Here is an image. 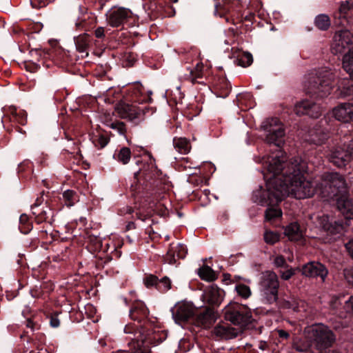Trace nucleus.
I'll return each mask as SVG.
<instances>
[{
    "instance_id": "nucleus-48",
    "label": "nucleus",
    "mask_w": 353,
    "mask_h": 353,
    "mask_svg": "<svg viewBox=\"0 0 353 353\" xmlns=\"http://www.w3.org/2000/svg\"><path fill=\"white\" fill-rule=\"evenodd\" d=\"M50 325L53 327H57L59 326L60 321L56 316H52L50 319Z\"/></svg>"
},
{
    "instance_id": "nucleus-40",
    "label": "nucleus",
    "mask_w": 353,
    "mask_h": 353,
    "mask_svg": "<svg viewBox=\"0 0 353 353\" xmlns=\"http://www.w3.org/2000/svg\"><path fill=\"white\" fill-rule=\"evenodd\" d=\"M289 308L292 309L294 312H300L303 307V302L302 301L292 300L287 302Z\"/></svg>"
},
{
    "instance_id": "nucleus-19",
    "label": "nucleus",
    "mask_w": 353,
    "mask_h": 353,
    "mask_svg": "<svg viewBox=\"0 0 353 353\" xmlns=\"http://www.w3.org/2000/svg\"><path fill=\"white\" fill-rule=\"evenodd\" d=\"M337 16L341 20L338 23L339 26H345L346 23H353V0L342 3L336 17Z\"/></svg>"
},
{
    "instance_id": "nucleus-34",
    "label": "nucleus",
    "mask_w": 353,
    "mask_h": 353,
    "mask_svg": "<svg viewBox=\"0 0 353 353\" xmlns=\"http://www.w3.org/2000/svg\"><path fill=\"white\" fill-rule=\"evenodd\" d=\"M203 64L199 63L196 64L194 70L190 71L189 78L193 83H199L198 79H201L203 76Z\"/></svg>"
},
{
    "instance_id": "nucleus-17",
    "label": "nucleus",
    "mask_w": 353,
    "mask_h": 353,
    "mask_svg": "<svg viewBox=\"0 0 353 353\" xmlns=\"http://www.w3.org/2000/svg\"><path fill=\"white\" fill-rule=\"evenodd\" d=\"M333 115L338 121L347 123L353 120V104L344 103L333 109Z\"/></svg>"
},
{
    "instance_id": "nucleus-11",
    "label": "nucleus",
    "mask_w": 353,
    "mask_h": 353,
    "mask_svg": "<svg viewBox=\"0 0 353 353\" xmlns=\"http://www.w3.org/2000/svg\"><path fill=\"white\" fill-rule=\"evenodd\" d=\"M294 111L298 116L307 114L310 117L317 118L321 115V108L316 103L305 99L297 102Z\"/></svg>"
},
{
    "instance_id": "nucleus-49",
    "label": "nucleus",
    "mask_w": 353,
    "mask_h": 353,
    "mask_svg": "<svg viewBox=\"0 0 353 353\" xmlns=\"http://www.w3.org/2000/svg\"><path fill=\"white\" fill-rule=\"evenodd\" d=\"M243 59L247 62V64L249 65H250L253 61V58L251 54L250 53H245L243 56Z\"/></svg>"
},
{
    "instance_id": "nucleus-22",
    "label": "nucleus",
    "mask_w": 353,
    "mask_h": 353,
    "mask_svg": "<svg viewBox=\"0 0 353 353\" xmlns=\"http://www.w3.org/2000/svg\"><path fill=\"white\" fill-rule=\"evenodd\" d=\"M327 134L320 128H313L309 130L305 136V141L316 145H320L324 143L327 139Z\"/></svg>"
},
{
    "instance_id": "nucleus-12",
    "label": "nucleus",
    "mask_w": 353,
    "mask_h": 353,
    "mask_svg": "<svg viewBox=\"0 0 353 353\" xmlns=\"http://www.w3.org/2000/svg\"><path fill=\"white\" fill-rule=\"evenodd\" d=\"M266 192V188L263 190H259L254 192V201L255 202L259 203L261 205H267L268 208L265 210V221L269 222H274L279 219H280L282 216V212L280 208L276 207V205L279 203L275 204H263L261 203L262 197H263L264 194Z\"/></svg>"
},
{
    "instance_id": "nucleus-6",
    "label": "nucleus",
    "mask_w": 353,
    "mask_h": 353,
    "mask_svg": "<svg viewBox=\"0 0 353 353\" xmlns=\"http://www.w3.org/2000/svg\"><path fill=\"white\" fill-rule=\"evenodd\" d=\"M279 284L277 275L271 271L263 272L261 277L260 291L263 301L268 304L276 301Z\"/></svg>"
},
{
    "instance_id": "nucleus-18",
    "label": "nucleus",
    "mask_w": 353,
    "mask_h": 353,
    "mask_svg": "<svg viewBox=\"0 0 353 353\" xmlns=\"http://www.w3.org/2000/svg\"><path fill=\"white\" fill-rule=\"evenodd\" d=\"M329 161L337 167H343L351 160L347 151H345L341 147L332 150L327 154Z\"/></svg>"
},
{
    "instance_id": "nucleus-3",
    "label": "nucleus",
    "mask_w": 353,
    "mask_h": 353,
    "mask_svg": "<svg viewBox=\"0 0 353 353\" xmlns=\"http://www.w3.org/2000/svg\"><path fill=\"white\" fill-rule=\"evenodd\" d=\"M319 183V194L327 200L348 193V186L345 178L337 172L324 173Z\"/></svg>"
},
{
    "instance_id": "nucleus-9",
    "label": "nucleus",
    "mask_w": 353,
    "mask_h": 353,
    "mask_svg": "<svg viewBox=\"0 0 353 353\" xmlns=\"http://www.w3.org/2000/svg\"><path fill=\"white\" fill-rule=\"evenodd\" d=\"M197 308L192 303L183 301L177 303L172 310V316L176 323L181 324L196 315Z\"/></svg>"
},
{
    "instance_id": "nucleus-14",
    "label": "nucleus",
    "mask_w": 353,
    "mask_h": 353,
    "mask_svg": "<svg viewBox=\"0 0 353 353\" xmlns=\"http://www.w3.org/2000/svg\"><path fill=\"white\" fill-rule=\"evenodd\" d=\"M302 274L307 277H320L322 281H325L328 271L322 263L312 261L303 266Z\"/></svg>"
},
{
    "instance_id": "nucleus-56",
    "label": "nucleus",
    "mask_w": 353,
    "mask_h": 353,
    "mask_svg": "<svg viewBox=\"0 0 353 353\" xmlns=\"http://www.w3.org/2000/svg\"><path fill=\"white\" fill-rule=\"evenodd\" d=\"M125 332L126 333H132V328L130 326V325H127L125 327Z\"/></svg>"
},
{
    "instance_id": "nucleus-58",
    "label": "nucleus",
    "mask_w": 353,
    "mask_h": 353,
    "mask_svg": "<svg viewBox=\"0 0 353 353\" xmlns=\"http://www.w3.org/2000/svg\"><path fill=\"white\" fill-rule=\"evenodd\" d=\"M218 7H219V6H218V5H216V6H215V8H216L215 14L216 13V11H217V10H218Z\"/></svg>"
},
{
    "instance_id": "nucleus-38",
    "label": "nucleus",
    "mask_w": 353,
    "mask_h": 353,
    "mask_svg": "<svg viewBox=\"0 0 353 353\" xmlns=\"http://www.w3.org/2000/svg\"><path fill=\"white\" fill-rule=\"evenodd\" d=\"M295 350L299 352H305L310 350L311 346H313L312 343L307 342H303L301 341L294 342L293 345Z\"/></svg>"
},
{
    "instance_id": "nucleus-39",
    "label": "nucleus",
    "mask_w": 353,
    "mask_h": 353,
    "mask_svg": "<svg viewBox=\"0 0 353 353\" xmlns=\"http://www.w3.org/2000/svg\"><path fill=\"white\" fill-rule=\"evenodd\" d=\"M112 129L115 130L121 135H124L126 132V128L124 123L117 121L112 122L108 125Z\"/></svg>"
},
{
    "instance_id": "nucleus-32",
    "label": "nucleus",
    "mask_w": 353,
    "mask_h": 353,
    "mask_svg": "<svg viewBox=\"0 0 353 353\" xmlns=\"http://www.w3.org/2000/svg\"><path fill=\"white\" fill-rule=\"evenodd\" d=\"M63 198L67 206H72L77 201H78V196L75 192L70 190H67L63 193Z\"/></svg>"
},
{
    "instance_id": "nucleus-35",
    "label": "nucleus",
    "mask_w": 353,
    "mask_h": 353,
    "mask_svg": "<svg viewBox=\"0 0 353 353\" xmlns=\"http://www.w3.org/2000/svg\"><path fill=\"white\" fill-rule=\"evenodd\" d=\"M235 291L239 296L245 299H248L252 294L250 287L242 283L236 285Z\"/></svg>"
},
{
    "instance_id": "nucleus-20",
    "label": "nucleus",
    "mask_w": 353,
    "mask_h": 353,
    "mask_svg": "<svg viewBox=\"0 0 353 353\" xmlns=\"http://www.w3.org/2000/svg\"><path fill=\"white\" fill-rule=\"evenodd\" d=\"M187 253V249L181 243H172L167 252V260L169 263L173 264L176 261V259H183Z\"/></svg>"
},
{
    "instance_id": "nucleus-16",
    "label": "nucleus",
    "mask_w": 353,
    "mask_h": 353,
    "mask_svg": "<svg viewBox=\"0 0 353 353\" xmlns=\"http://www.w3.org/2000/svg\"><path fill=\"white\" fill-rule=\"evenodd\" d=\"M130 16V10L120 8L112 9L107 17L108 23L112 27H118L122 25Z\"/></svg>"
},
{
    "instance_id": "nucleus-37",
    "label": "nucleus",
    "mask_w": 353,
    "mask_h": 353,
    "mask_svg": "<svg viewBox=\"0 0 353 353\" xmlns=\"http://www.w3.org/2000/svg\"><path fill=\"white\" fill-rule=\"evenodd\" d=\"M171 288V281L167 277L165 276L161 280H158L157 289L162 292H166Z\"/></svg>"
},
{
    "instance_id": "nucleus-55",
    "label": "nucleus",
    "mask_w": 353,
    "mask_h": 353,
    "mask_svg": "<svg viewBox=\"0 0 353 353\" xmlns=\"http://www.w3.org/2000/svg\"><path fill=\"white\" fill-rule=\"evenodd\" d=\"M339 302V299L338 298H334L333 299L332 301V305L333 307H336V305H337V303Z\"/></svg>"
},
{
    "instance_id": "nucleus-43",
    "label": "nucleus",
    "mask_w": 353,
    "mask_h": 353,
    "mask_svg": "<svg viewBox=\"0 0 353 353\" xmlns=\"http://www.w3.org/2000/svg\"><path fill=\"white\" fill-rule=\"evenodd\" d=\"M344 308L347 313L353 315V296H350L348 300L345 301Z\"/></svg>"
},
{
    "instance_id": "nucleus-41",
    "label": "nucleus",
    "mask_w": 353,
    "mask_h": 353,
    "mask_svg": "<svg viewBox=\"0 0 353 353\" xmlns=\"http://www.w3.org/2000/svg\"><path fill=\"white\" fill-rule=\"evenodd\" d=\"M144 283L147 288L155 286L157 288L158 279L156 276L149 275L144 279Z\"/></svg>"
},
{
    "instance_id": "nucleus-28",
    "label": "nucleus",
    "mask_w": 353,
    "mask_h": 353,
    "mask_svg": "<svg viewBox=\"0 0 353 353\" xmlns=\"http://www.w3.org/2000/svg\"><path fill=\"white\" fill-rule=\"evenodd\" d=\"M198 274L203 280L208 281H213L216 278L214 272L210 267L208 265H203V267L200 268L198 270Z\"/></svg>"
},
{
    "instance_id": "nucleus-26",
    "label": "nucleus",
    "mask_w": 353,
    "mask_h": 353,
    "mask_svg": "<svg viewBox=\"0 0 353 353\" xmlns=\"http://www.w3.org/2000/svg\"><path fill=\"white\" fill-rule=\"evenodd\" d=\"M196 314V320L199 325L208 326L213 319V313L210 309H206L203 312Z\"/></svg>"
},
{
    "instance_id": "nucleus-30",
    "label": "nucleus",
    "mask_w": 353,
    "mask_h": 353,
    "mask_svg": "<svg viewBox=\"0 0 353 353\" xmlns=\"http://www.w3.org/2000/svg\"><path fill=\"white\" fill-rule=\"evenodd\" d=\"M285 234L291 240H297L300 237L299 225L296 223L290 224L285 229Z\"/></svg>"
},
{
    "instance_id": "nucleus-36",
    "label": "nucleus",
    "mask_w": 353,
    "mask_h": 353,
    "mask_svg": "<svg viewBox=\"0 0 353 353\" xmlns=\"http://www.w3.org/2000/svg\"><path fill=\"white\" fill-rule=\"evenodd\" d=\"M264 240L267 243L274 244L279 240V234L270 230H266L264 233Z\"/></svg>"
},
{
    "instance_id": "nucleus-51",
    "label": "nucleus",
    "mask_w": 353,
    "mask_h": 353,
    "mask_svg": "<svg viewBox=\"0 0 353 353\" xmlns=\"http://www.w3.org/2000/svg\"><path fill=\"white\" fill-rule=\"evenodd\" d=\"M278 333H279V336L281 338L288 339L289 337V334L283 330H279Z\"/></svg>"
},
{
    "instance_id": "nucleus-53",
    "label": "nucleus",
    "mask_w": 353,
    "mask_h": 353,
    "mask_svg": "<svg viewBox=\"0 0 353 353\" xmlns=\"http://www.w3.org/2000/svg\"><path fill=\"white\" fill-rule=\"evenodd\" d=\"M28 220V216L26 214L21 215L19 221L21 223H25Z\"/></svg>"
},
{
    "instance_id": "nucleus-2",
    "label": "nucleus",
    "mask_w": 353,
    "mask_h": 353,
    "mask_svg": "<svg viewBox=\"0 0 353 353\" xmlns=\"http://www.w3.org/2000/svg\"><path fill=\"white\" fill-rule=\"evenodd\" d=\"M338 72L327 67L319 69L315 74L310 75L305 82L307 94L323 98L328 96L332 90V83Z\"/></svg>"
},
{
    "instance_id": "nucleus-52",
    "label": "nucleus",
    "mask_w": 353,
    "mask_h": 353,
    "mask_svg": "<svg viewBox=\"0 0 353 353\" xmlns=\"http://www.w3.org/2000/svg\"><path fill=\"white\" fill-rule=\"evenodd\" d=\"M134 334L135 336L132 339L133 340H136L137 341H143V338L141 337V333L139 332H136Z\"/></svg>"
},
{
    "instance_id": "nucleus-24",
    "label": "nucleus",
    "mask_w": 353,
    "mask_h": 353,
    "mask_svg": "<svg viewBox=\"0 0 353 353\" xmlns=\"http://www.w3.org/2000/svg\"><path fill=\"white\" fill-rule=\"evenodd\" d=\"M91 40L92 39L90 36L88 34L79 35L77 38H75V45L77 50L79 52H85L86 56H88V49L89 48Z\"/></svg>"
},
{
    "instance_id": "nucleus-23",
    "label": "nucleus",
    "mask_w": 353,
    "mask_h": 353,
    "mask_svg": "<svg viewBox=\"0 0 353 353\" xmlns=\"http://www.w3.org/2000/svg\"><path fill=\"white\" fill-rule=\"evenodd\" d=\"M148 314V310L143 302H137L130 311V316L132 319L140 321Z\"/></svg>"
},
{
    "instance_id": "nucleus-5",
    "label": "nucleus",
    "mask_w": 353,
    "mask_h": 353,
    "mask_svg": "<svg viewBox=\"0 0 353 353\" xmlns=\"http://www.w3.org/2000/svg\"><path fill=\"white\" fill-rule=\"evenodd\" d=\"M223 312L227 321L240 327L246 326L252 320L251 310L247 306L237 303H229L224 308Z\"/></svg>"
},
{
    "instance_id": "nucleus-25",
    "label": "nucleus",
    "mask_w": 353,
    "mask_h": 353,
    "mask_svg": "<svg viewBox=\"0 0 353 353\" xmlns=\"http://www.w3.org/2000/svg\"><path fill=\"white\" fill-rule=\"evenodd\" d=\"M173 144L175 149L181 154H187L190 151V144L185 138H174Z\"/></svg>"
},
{
    "instance_id": "nucleus-42",
    "label": "nucleus",
    "mask_w": 353,
    "mask_h": 353,
    "mask_svg": "<svg viewBox=\"0 0 353 353\" xmlns=\"http://www.w3.org/2000/svg\"><path fill=\"white\" fill-rule=\"evenodd\" d=\"M274 265L278 268L286 266V261L285 258L281 255L276 256L274 259Z\"/></svg>"
},
{
    "instance_id": "nucleus-54",
    "label": "nucleus",
    "mask_w": 353,
    "mask_h": 353,
    "mask_svg": "<svg viewBox=\"0 0 353 353\" xmlns=\"http://www.w3.org/2000/svg\"><path fill=\"white\" fill-rule=\"evenodd\" d=\"M26 326H27L28 327H30V328H31V329H33L34 323H33L31 320L28 319V320L26 321Z\"/></svg>"
},
{
    "instance_id": "nucleus-44",
    "label": "nucleus",
    "mask_w": 353,
    "mask_h": 353,
    "mask_svg": "<svg viewBox=\"0 0 353 353\" xmlns=\"http://www.w3.org/2000/svg\"><path fill=\"white\" fill-rule=\"evenodd\" d=\"M294 274V270L292 268L281 272V278L284 280L290 279Z\"/></svg>"
},
{
    "instance_id": "nucleus-47",
    "label": "nucleus",
    "mask_w": 353,
    "mask_h": 353,
    "mask_svg": "<svg viewBox=\"0 0 353 353\" xmlns=\"http://www.w3.org/2000/svg\"><path fill=\"white\" fill-rule=\"evenodd\" d=\"M345 248L350 255L353 258V239L345 244Z\"/></svg>"
},
{
    "instance_id": "nucleus-8",
    "label": "nucleus",
    "mask_w": 353,
    "mask_h": 353,
    "mask_svg": "<svg viewBox=\"0 0 353 353\" xmlns=\"http://www.w3.org/2000/svg\"><path fill=\"white\" fill-rule=\"evenodd\" d=\"M353 50V34L343 30L335 33L332 44V51L334 54H346Z\"/></svg>"
},
{
    "instance_id": "nucleus-59",
    "label": "nucleus",
    "mask_w": 353,
    "mask_h": 353,
    "mask_svg": "<svg viewBox=\"0 0 353 353\" xmlns=\"http://www.w3.org/2000/svg\"><path fill=\"white\" fill-rule=\"evenodd\" d=\"M228 92H226L225 94H224L223 95V97H225L226 96H228Z\"/></svg>"
},
{
    "instance_id": "nucleus-57",
    "label": "nucleus",
    "mask_w": 353,
    "mask_h": 353,
    "mask_svg": "<svg viewBox=\"0 0 353 353\" xmlns=\"http://www.w3.org/2000/svg\"><path fill=\"white\" fill-rule=\"evenodd\" d=\"M100 141L102 147H104L108 143L106 139H104L103 137H101Z\"/></svg>"
},
{
    "instance_id": "nucleus-33",
    "label": "nucleus",
    "mask_w": 353,
    "mask_h": 353,
    "mask_svg": "<svg viewBox=\"0 0 353 353\" xmlns=\"http://www.w3.org/2000/svg\"><path fill=\"white\" fill-rule=\"evenodd\" d=\"M131 157V152L128 148H122L117 154V160L123 164H127Z\"/></svg>"
},
{
    "instance_id": "nucleus-45",
    "label": "nucleus",
    "mask_w": 353,
    "mask_h": 353,
    "mask_svg": "<svg viewBox=\"0 0 353 353\" xmlns=\"http://www.w3.org/2000/svg\"><path fill=\"white\" fill-rule=\"evenodd\" d=\"M352 92H353V87L348 86L347 88V89L344 88L343 90H340L339 95L341 97H345L346 96L350 95Z\"/></svg>"
},
{
    "instance_id": "nucleus-60",
    "label": "nucleus",
    "mask_w": 353,
    "mask_h": 353,
    "mask_svg": "<svg viewBox=\"0 0 353 353\" xmlns=\"http://www.w3.org/2000/svg\"><path fill=\"white\" fill-rule=\"evenodd\" d=\"M132 212V210L131 208H129L128 213H131Z\"/></svg>"
},
{
    "instance_id": "nucleus-10",
    "label": "nucleus",
    "mask_w": 353,
    "mask_h": 353,
    "mask_svg": "<svg viewBox=\"0 0 353 353\" xmlns=\"http://www.w3.org/2000/svg\"><path fill=\"white\" fill-rule=\"evenodd\" d=\"M314 219V223L318 227L332 234H341L346 228L342 221L330 220L325 214L317 215Z\"/></svg>"
},
{
    "instance_id": "nucleus-46",
    "label": "nucleus",
    "mask_w": 353,
    "mask_h": 353,
    "mask_svg": "<svg viewBox=\"0 0 353 353\" xmlns=\"http://www.w3.org/2000/svg\"><path fill=\"white\" fill-rule=\"evenodd\" d=\"M94 35L97 38L101 39L105 37L104 28L103 27H99L94 32Z\"/></svg>"
},
{
    "instance_id": "nucleus-13",
    "label": "nucleus",
    "mask_w": 353,
    "mask_h": 353,
    "mask_svg": "<svg viewBox=\"0 0 353 353\" xmlns=\"http://www.w3.org/2000/svg\"><path fill=\"white\" fill-rule=\"evenodd\" d=\"M224 291L218 286L211 285L207 287L203 293L202 299L205 303L212 306H218L223 299Z\"/></svg>"
},
{
    "instance_id": "nucleus-1",
    "label": "nucleus",
    "mask_w": 353,
    "mask_h": 353,
    "mask_svg": "<svg viewBox=\"0 0 353 353\" xmlns=\"http://www.w3.org/2000/svg\"><path fill=\"white\" fill-rule=\"evenodd\" d=\"M261 128L265 141L278 148L276 154L268 157L265 161L267 172L263 176L266 180V192L261 203L275 204L287 195L302 199L313 196L315 192L319 194V182L306 180L302 174L305 171L304 162L299 159L285 162L283 153L280 150L285 135L282 123L276 118L268 119L263 122Z\"/></svg>"
},
{
    "instance_id": "nucleus-15",
    "label": "nucleus",
    "mask_w": 353,
    "mask_h": 353,
    "mask_svg": "<svg viewBox=\"0 0 353 353\" xmlns=\"http://www.w3.org/2000/svg\"><path fill=\"white\" fill-rule=\"evenodd\" d=\"M336 201V205L339 210L343 214L346 221L344 224L345 227L349 225L350 221L353 218L352 203L348 197V193L344 195H340L334 199Z\"/></svg>"
},
{
    "instance_id": "nucleus-29",
    "label": "nucleus",
    "mask_w": 353,
    "mask_h": 353,
    "mask_svg": "<svg viewBox=\"0 0 353 353\" xmlns=\"http://www.w3.org/2000/svg\"><path fill=\"white\" fill-rule=\"evenodd\" d=\"M315 25L319 29L321 30H325L328 29L330 26V20L329 17L323 14L318 15L315 18Z\"/></svg>"
},
{
    "instance_id": "nucleus-4",
    "label": "nucleus",
    "mask_w": 353,
    "mask_h": 353,
    "mask_svg": "<svg viewBox=\"0 0 353 353\" xmlns=\"http://www.w3.org/2000/svg\"><path fill=\"white\" fill-rule=\"evenodd\" d=\"M307 339L319 351L326 350L334 343L336 338L332 331L323 324H316L305 330Z\"/></svg>"
},
{
    "instance_id": "nucleus-31",
    "label": "nucleus",
    "mask_w": 353,
    "mask_h": 353,
    "mask_svg": "<svg viewBox=\"0 0 353 353\" xmlns=\"http://www.w3.org/2000/svg\"><path fill=\"white\" fill-rule=\"evenodd\" d=\"M32 214L35 216V219L38 223H41L46 220L47 219V214L48 210L40 209L39 208V205L37 203H35L32 207Z\"/></svg>"
},
{
    "instance_id": "nucleus-27",
    "label": "nucleus",
    "mask_w": 353,
    "mask_h": 353,
    "mask_svg": "<svg viewBox=\"0 0 353 353\" xmlns=\"http://www.w3.org/2000/svg\"><path fill=\"white\" fill-rule=\"evenodd\" d=\"M343 68L353 79V50H350L343 58Z\"/></svg>"
},
{
    "instance_id": "nucleus-50",
    "label": "nucleus",
    "mask_w": 353,
    "mask_h": 353,
    "mask_svg": "<svg viewBox=\"0 0 353 353\" xmlns=\"http://www.w3.org/2000/svg\"><path fill=\"white\" fill-rule=\"evenodd\" d=\"M347 152L349 153L350 158L353 161V139L349 144Z\"/></svg>"
},
{
    "instance_id": "nucleus-7",
    "label": "nucleus",
    "mask_w": 353,
    "mask_h": 353,
    "mask_svg": "<svg viewBox=\"0 0 353 353\" xmlns=\"http://www.w3.org/2000/svg\"><path fill=\"white\" fill-rule=\"evenodd\" d=\"M115 111L122 119H128L130 121H135L141 119L143 116L149 112L153 114L154 110L148 105H138L135 103L129 104L124 102L119 103L115 107Z\"/></svg>"
},
{
    "instance_id": "nucleus-21",
    "label": "nucleus",
    "mask_w": 353,
    "mask_h": 353,
    "mask_svg": "<svg viewBox=\"0 0 353 353\" xmlns=\"http://www.w3.org/2000/svg\"><path fill=\"white\" fill-rule=\"evenodd\" d=\"M241 332L240 329H236L227 325H216L214 329V334L216 336L225 340L236 337Z\"/></svg>"
}]
</instances>
